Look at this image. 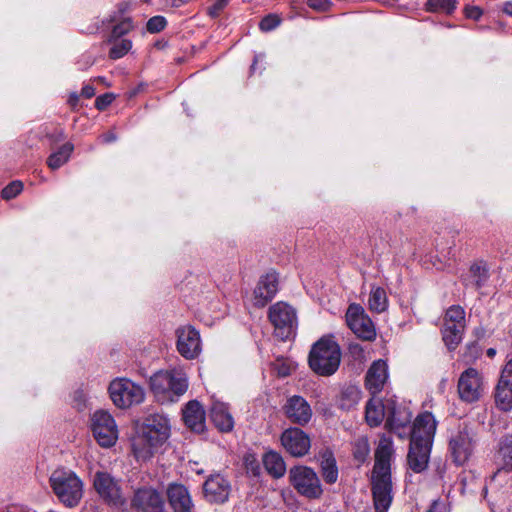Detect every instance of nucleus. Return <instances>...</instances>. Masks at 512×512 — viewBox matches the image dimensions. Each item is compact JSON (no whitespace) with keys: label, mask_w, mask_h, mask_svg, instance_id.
<instances>
[{"label":"nucleus","mask_w":512,"mask_h":512,"mask_svg":"<svg viewBox=\"0 0 512 512\" xmlns=\"http://www.w3.org/2000/svg\"><path fill=\"white\" fill-rule=\"evenodd\" d=\"M91 429L101 447L109 448L115 445L118 439V428L114 418H95Z\"/></svg>","instance_id":"f3484780"},{"label":"nucleus","mask_w":512,"mask_h":512,"mask_svg":"<svg viewBox=\"0 0 512 512\" xmlns=\"http://www.w3.org/2000/svg\"><path fill=\"white\" fill-rule=\"evenodd\" d=\"M371 490L376 512H387L392 503L391 474H372Z\"/></svg>","instance_id":"9b49d317"},{"label":"nucleus","mask_w":512,"mask_h":512,"mask_svg":"<svg viewBox=\"0 0 512 512\" xmlns=\"http://www.w3.org/2000/svg\"><path fill=\"white\" fill-rule=\"evenodd\" d=\"M464 329L465 325H460V327H458V324L444 322L442 328V339L449 350H454L459 345L462 340Z\"/></svg>","instance_id":"a878e982"},{"label":"nucleus","mask_w":512,"mask_h":512,"mask_svg":"<svg viewBox=\"0 0 512 512\" xmlns=\"http://www.w3.org/2000/svg\"><path fill=\"white\" fill-rule=\"evenodd\" d=\"M361 391L354 385L345 387L340 394L338 399V407L342 412L348 413L356 406L360 400Z\"/></svg>","instance_id":"bb28decb"},{"label":"nucleus","mask_w":512,"mask_h":512,"mask_svg":"<svg viewBox=\"0 0 512 512\" xmlns=\"http://www.w3.org/2000/svg\"><path fill=\"white\" fill-rule=\"evenodd\" d=\"M495 404L502 412H508L512 408V387L500 381L495 388Z\"/></svg>","instance_id":"473e14b6"},{"label":"nucleus","mask_w":512,"mask_h":512,"mask_svg":"<svg viewBox=\"0 0 512 512\" xmlns=\"http://www.w3.org/2000/svg\"><path fill=\"white\" fill-rule=\"evenodd\" d=\"M503 11L509 15L512 16V2H507L504 4Z\"/></svg>","instance_id":"338daca9"},{"label":"nucleus","mask_w":512,"mask_h":512,"mask_svg":"<svg viewBox=\"0 0 512 512\" xmlns=\"http://www.w3.org/2000/svg\"><path fill=\"white\" fill-rule=\"evenodd\" d=\"M370 446L364 437L357 439L353 445V456L359 462H364L369 455Z\"/></svg>","instance_id":"58836bf2"},{"label":"nucleus","mask_w":512,"mask_h":512,"mask_svg":"<svg viewBox=\"0 0 512 512\" xmlns=\"http://www.w3.org/2000/svg\"><path fill=\"white\" fill-rule=\"evenodd\" d=\"M134 28L132 20L130 18H125L120 21L118 24L113 26L110 36L108 37V42H113L123 35L129 33Z\"/></svg>","instance_id":"e433bc0d"},{"label":"nucleus","mask_w":512,"mask_h":512,"mask_svg":"<svg viewBox=\"0 0 512 512\" xmlns=\"http://www.w3.org/2000/svg\"><path fill=\"white\" fill-rule=\"evenodd\" d=\"M349 349H350V352L355 357H360L363 354V349L359 344H351Z\"/></svg>","instance_id":"052dcab7"},{"label":"nucleus","mask_w":512,"mask_h":512,"mask_svg":"<svg viewBox=\"0 0 512 512\" xmlns=\"http://www.w3.org/2000/svg\"><path fill=\"white\" fill-rule=\"evenodd\" d=\"M278 291V274L276 272H268L262 276L254 289V305L264 307L270 302Z\"/></svg>","instance_id":"6ab92c4d"},{"label":"nucleus","mask_w":512,"mask_h":512,"mask_svg":"<svg viewBox=\"0 0 512 512\" xmlns=\"http://www.w3.org/2000/svg\"><path fill=\"white\" fill-rule=\"evenodd\" d=\"M291 373V367L289 365H281L280 367H278V375L282 376V377H286L288 375H290Z\"/></svg>","instance_id":"e2e57ef3"},{"label":"nucleus","mask_w":512,"mask_h":512,"mask_svg":"<svg viewBox=\"0 0 512 512\" xmlns=\"http://www.w3.org/2000/svg\"><path fill=\"white\" fill-rule=\"evenodd\" d=\"M81 95L87 99L92 98L95 95V89L91 85H85L81 90Z\"/></svg>","instance_id":"13d9d810"},{"label":"nucleus","mask_w":512,"mask_h":512,"mask_svg":"<svg viewBox=\"0 0 512 512\" xmlns=\"http://www.w3.org/2000/svg\"><path fill=\"white\" fill-rule=\"evenodd\" d=\"M289 479L297 492L307 498H319L323 492L317 474L309 467H293L289 471Z\"/></svg>","instance_id":"1a4fd4ad"},{"label":"nucleus","mask_w":512,"mask_h":512,"mask_svg":"<svg viewBox=\"0 0 512 512\" xmlns=\"http://www.w3.org/2000/svg\"><path fill=\"white\" fill-rule=\"evenodd\" d=\"M204 494L209 502L223 503L229 496V484L221 475H213L204 483Z\"/></svg>","instance_id":"4be33fe9"},{"label":"nucleus","mask_w":512,"mask_h":512,"mask_svg":"<svg viewBox=\"0 0 512 512\" xmlns=\"http://www.w3.org/2000/svg\"><path fill=\"white\" fill-rule=\"evenodd\" d=\"M401 418H386L385 422V428L392 433H395L399 436H401V432L399 431L400 428H403L405 426V423L400 422Z\"/></svg>","instance_id":"3c124183"},{"label":"nucleus","mask_w":512,"mask_h":512,"mask_svg":"<svg viewBox=\"0 0 512 512\" xmlns=\"http://www.w3.org/2000/svg\"><path fill=\"white\" fill-rule=\"evenodd\" d=\"M397 413L396 401L392 397L380 399L373 395L366 404L365 416H396Z\"/></svg>","instance_id":"5701e85b"},{"label":"nucleus","mask_w":512,"mask_h":512,"mask_svg":"<svg viewBox=\"0 0 512 512\" xmlns=\"http://www.w3.org/2000/svg\"><path fill=\"white\" fill-rule=\"evenodd\" d=\"M286 416H311L312 411L308 402L301 396L290 397L284 405Z\"/></svg>","instance_id":"cd10ccee"},{"label":"nucleus","mask_w":512,"mask_h":512,"mask_svg":"<svg viewBox=\"0 0 512 512\" xmlns=\"http://www.w3.org/2000/svg\"><path fill=\"white\" fill-rule=\"evenodd\" d=\"M473 433L467 426L452 435L449 442L453 461L457 465H463L472 455L474 448Z\"/></svg>","instance_id":"ddd939ff"},{"label":"nucleus","mask_w":512,"mask_h":512,"mask_svg":"<svg viewBox=\"0 0 512 512\" xmlns=\"http://www.w3.org/2000/svg\"><path fill=\"white\" fill-rule=\"evenodd\" d=\"M383 418H365L367 424L370 427H376L379 426L382 423Z\"/></svg>","instance_id":"69168bd1"},{"label":"nucleus","mask_w":512,"mask_h":512,"mask_svg":"<svg viewBox=\"0 0 512 512\" xmlns=\"http://www.w3.org/2000/svg\"><path fill=\"white\" fill-rule=\"evenodd\" d=\"M268 317L274 326L276 337L285 341L293 337L297 329L296 310L285 302H277L269 308Z\"/></svg>","instance_id":"423d86ee"},{"label":"nucleus","mask_w":512,"mask_h":512,"mask_svg":"<svg viewBox=\"0 0 512 512\" xmlns=\"http://www.w3.org/2000/svg\"><path fill=\"white\" fill-rule=\"evenodd\" d=\"M320 465L324 480L329 484L335 483L338 479V468L332 451L325 450L321 454Z\"/></svg>","instance_id":"393cba45"},{"label":"nucleus","mask_w":512,"mask_h":512,"mask_svg":"<svg viewBox=\"0 0 512 512\" xmlns=\"http://www.w3.org/2000/svg\"><path fill=\"white\" fill-rule=\"evenodd\" d=\"M279 24L280 18L277 15L270 14L260 21L259 27L262 31H271L275 29Z\"/></svg>","instance_id":"de8ad7c7"},{"label":"nucleus","mask_w":512,"mask_h":512,"mask_svg":"<svg viewBox=\"0 0 512 512\" xmlns=\"http://www.w3.org/2000/svg\"><path fill=\"white\" fill-rule=\"evenodd\" d=\"M434 473H433V479L436 482H439V484L442 487H445L447 483L450 482L451 477L447 473L448 465L445 461L439 460L434 463Z\"/></svg>","instance_id":"4c0bfd02"},{"label":"nucleus","mask_w":512,"mask_h":512,"mask_svg":"<svg viewBox=\"0 0 512 512\" xmlns=\"http://www.w3.org/2000/svg\"><path fill=\"white\" fill-rule=\"evenodd\" d=\"M214 426L220 432H229L232 430L234 423L233 418H210Z\"/></svg>","instance_id":"8fccbe9b"},{"label":"nucleus","mask_w":512,"mask_h":512,"mask_svg":"<svg viewBox=\"0 0 512 512\" xmlns=\"http://www.w3.org/2000/svg\"><path fill=\"white\" fill-rule=\"evenodd\" d=\"M369 309L376 313L384 312L388 307L386 291L379 286H373L368 299Z\"/></svg>","instance_id":"2f4dec72"},{"label":"nucleus","mask_w":512,"mask_h":512,"mask_svg":"<svg viewBox=\"0 0 512 512\" xmlns=\"http://www.w3.org/2000/svg\"><path fill=\"white\" fill-rule=\"evenodd\" d=\"M93 487L101 501L110 507L120 508L126 502L120 480L108 472L97 471L93 477Z\"/></svg>","instance_id":"0eeeda50"},{"label":"nucleus","mask_w":512,"mask_h":512,"mask_svg":"<svg viewBox=\"0 0 512 512\" xmlns=\"http://www.w3.org/2000/svg\"><path fill=\"white\" fill-rule=\"evenodd\" d=\"M435 430V418H415L407 455L408 466L415 473L428 467Z\"/></svg>","instance_id":"f03ea898"},{"label":"nucleus","mask_w":512,"mask_h":512,"mask_svg":"<svg viewBox=\"0 0 512 512\" xmlns=\"http://www.w3.org/2000/svg\"><path fill=\"white\" fill-rule=\"evenodd\" d=\"M164 499L152 487H141L134 491L131 508L137 512H164Z\"/></svg>","instance_id":"f8f14e48"},{"label":"nucleus","mask_w":512,"mask_h":512,"mask_svg":"<svg viewBox=\"0 0 512 512\" xmlns=\"http://www.w3.org/2000/svg\"><path fill=\"white\" fill-rule=\"evenodd\" d=\"M167 499L174 512H191L194 505L186 486L170 483L166 490Z\"/></svg>","instance_id":"aec40b11"},{"label":"nucleus","mask_w":512,"mask_h":512,"mask_svg":"<svg viewBox=\"0 0 512 512\" xmlns=\"http://www.w3.org/2000/svg\"><path fill=\"white\" fill-rule=\"evenodd\" d=\"M210 413L212 416H231L232 410L229 403L213 396Z\"/></svg>","instance_id":"ea45409f"},{"label":"nucleus","mask_w":512,"mask_h":512,"mask_svg":"<svg viewBox=\"0 0 512 512\" xmlns=\"http://www.w3.org/2000/svg\"><path fill=\"white\" fill-rule=\"evenodd\" d=\"M166 6L170 7H181L182 5L188 3L190 0H164Z\"/></svg>","instance_id":"bf43d9fd"},{"label":"nucleus","mask_w":512,"mask_h":512,"mask_svg":"<svg viewBox=\"0 0 512 512\" xmlns=\"http://www.w3.org/2000/svg\"><path fill=\"white\" fill-rule=\"evenodd\" d=\"M182 416H205V409L198 400H190L182 409Z\"/></svg>","instance_id":"a19ab883"},{"label":"nucleus","mask_w":512,"mask_h":512,"mask_svg":"<svg viewBox=\"0 0 512 512\" xmlns=\"http://www.w3.org/2000/svg\"><path fill=\"white\" fill-rule=\"evenodd\" d=\"M464 14L469 19L479 20L480 17L482 16V14H483V11L478 6L467 5L464 8Z\"/></svg>","instance_id":"5fc2aeb1"},{"label":"nucleus","mask_w":512,"mask_h":512,"mask_svg":"<svg viewBox=\"0 0 512 512\" xmlns=\"http://www.w3.org/2000/svg\"><path fill=\"white\" fill-rule=\"evenodd\" d=\"M151 390L160 403H172L183 395L187 388V379L177 371H159L150 379Z\"/></svg>","instance_id":"20e7f679"},{"label":"nucleus","mask_w":512,"mask_h":512,"mask_svg":"<svg viewBox=\"0 0 512 512\" xmlns=\"http://www.w3.org/2000/svg\"><path fill=\"white\" fill-rule=\"evenodd\" d=\"M498 460L500 470H504L506 472L512 471V435H507L500 441Z\"/></svg>","instance_id":"c85d7f7f"},{"label":"nucleus","mask_w":512,"mask_h":512,"mask_svg":"<svg viewBox=\"0 0 512 512\" xmlns=\"http://www.w3.org/2000/svg\"><path fill=\"white\" fill-rule=\"evenodd\" d=\"M346 322L353 333L358 337L366 341H372L376 337L375 327L365 313L362 306L359 304L349 305L346 312Z\"/></svg>","instance_id":"9d476101"},{"label":"nucleus","mask_w":512,"mask_h":512,"mask_svg":"<svg viewBox=\"0 0 512 512\" xmlns=\"http://www.w3.org/2000/svg\"><path fill=\"white\" fill-rule=\"evenodd\" d=\"M307 4L310 8L322 12L329 10L332 5L330 0H308Z\"/></svg>","instance_id":"864d4df0"},{"label":"nucleus","mask_w":512,"mask_h":512,"mask_svg":"<svg viewBox=\"0 0 512 512\" xmlns=\"http://www.w3.org/2000/svg\"><path fill=\"white\" fill-rule=\"evenodd\" d=\"M212 4L207 8L209 16L216 18L228 5L229 0H210Z\"/></svg>","instance_id":"09e8293b"},{"label":"nucleus","mask_w":512,"mask_h":512,"mask_svg":"<svg viewBox=\"0 0 512 512\" xmlns=\"http://www.w3.org/2000/svg\"><path fill=\"white\" fill-rule=\"evenodd\" d=\"M308 362L311 370L316 374L331 376L340 366V346L332 336H324L312 346Z\"/></svg>","instance_id":"7ed1b4c3"},{"label":"nucleus","mask_w":512,"mask_h":512,"mask_svg":"<svg viewBox=\"0 0 512 512\" xmlns=\"http://www.w3.org/2000/svg\"><path fill=\"white\" fill-rule=\"evenodd\" d=\"M281 442L292 456L302 457L311 447L309 436L299 428H289L281 436Z\"/></svg>","instance_id":"dca6fc26"},{"label":"nucleus","mask_w":512,"mask_h":512,"mask_svg":"<svg viewBox=\"0 0 512 512\" xmlns=\"http://www.w3.org/2000/svg\"><path fill=\"white\" fill-rule=\"evenodd\" d=\"M426 512H449L448 505L439 499L434 500Z\"/></svg>","instance_id":"4d7b16f0"},{"label":"nucleus","mask_w":512,"mask_h":512,"mask_svg":"<svg viewBox=\"0 0 512 512\" xmlns=\"http://www.w3.org/2000/svg\"><path fill=\"white\" fill-rule=\"evenodd\" d=\"M111 43H112V47L109 51V57L113 60L122 58L132 48V42L128 39H122L120 41L114 40Z\"/></svg>","instance_id":"f704fd0d"},{"label":"nucleus","mask_w":512,"mask_h":512,"mask_svg":"<svg viewBox=\"0 0 512 512\" xmlns=\"http://www.w3.org/2000/svg\"><path fill=\"white\" fill-rule=\"evenodd\" d=\"M489 279V269L485 262H475L470 266L469 274L463 279L466 287L480 289Z\"/></svg>","instance_id":"b1692460"},{"label":"nucleus","mask_w":512,"mask_h":512,"mask_svg":"<svg viewBox=\"0 0 512 512\" xmlns=\"http://www.w3.org/2000/svg\"><path fill=\"white\" fill-rule=\"evenodd\" d=\"M265 469L275 478H280L286 471L282 457L276 452H268L263 457Z\"/></svg>","instance_id":"c756f323"},{"label":"nucleus","mask_w":512,"mask_h":512,"mask_svg":"<svg viewBox=\"0 0 512 512\" xmlns=\"http://www.w3.org/2000/svg\"><path fill=\"white\" fill-rule=\"evenodd\" d=\"M101 139L104 143H111L116 140V135L113 132H108L101 136Z\"/></svg>","instance_id":"0e129e2a"},{"label":"nucleus","mask_w":512,"mask_h":512,"mask_svg":"<svg viewBox=\"0 0 512 512\" xmlns=\"http://www.w3.org/2000/svg\"><path fill=\"white\" fill-rule=\"evenodd\" d=\"M426 10L429 12H444L451 14L457 7L456 0H427L425 4Z\"/></svg>","instance_id":"72a5a7b5"},{"label":"nucleus","mask_w":512,"mask_h":512,"mask_svg":"<svg viewBox=\"0 0 512 512\" xmlns=\"http://www.w3.org/2000/svg\"><path fill=\"white\" fill-rule=\"evenodd\" d=\"M445 323L450 324H458V327L460 325H465V311L461 306L453 305L451 306L445 314L444 318Z\"/></svg>","instance_id":"c9c22d12"},{"label":"nucleus","mask_w":512,"mask_h":512,"mask_svg":"<svg viewBox=\"0 0 512 512\" xmlns=\"http://www.w3.org/2000/svg\"><path fill=\"white\" fill-rule=\"evenodd\" d=\"M177 350L182 357L188 360L195 359L201 352V339L199 332L190 325L180 327L176 331Z\"/></svg>","instance_id":"4468645a"},{"label":"nucleus","mask_w":512,"mask_h":512,"mask_svg":"<svg viewBox=\"0 0 512 512\" xmlns=\"http://www.w3.org/2000/svg\"><path fill=\"white\" fill-rule=\"evenodd\" d=\"M167 24L163 16H154L150 18L146 24L147 31L150 33H159Z\"/></svg>","instance_id":"a18cd8bd"},{"label":"nucleus","mask_w":512,"mask_h":512,"mask_svg":"<svg viewBox=\"0 0 512 512\" xmlns=\"http://www.w3.org/2000/svg\"><path fill=\"white\" fill-rule=\"evenodd\" d=\"M49 481L54 493L66 507L79 504L83 496V483L75 473L58 469L52 473Z\"/></svg>","instance_id":"39448f33"},{"label":"nucleus","mask_w":512,"mask_h":512,"mask_svg":"<svg viewBox=\"0 0 512 512\" xmlns=\"http://www.w3.org/2000/svg\"><path fill=\"white\" fill-rule=\"evenodd\" d=\"M185 425L196 433H202L205 430V420L206 418H182Z\"/></svg>","instance_id":"49530a36"},{"label":"nucleus","mask_w":512,"mask_h":512,"mask_svg":"<svg viewBox=\"0 0 512 512\" xmlns=\"http://www.w3.org/2000/svg\"><path fill=\"white\" fill-rule=\"evenodd\" d=\"M72 405L78 413H84L87 406V397L83 389H77L72 395Z\"/></svg>","instance_id":"79ce46f5"},{"label":"nucleus","mask_w":512,"mask_h":512,"mask_svg":"<svg viewBox=\"0 0 512 512\" xmlns=\"http://www.w3.org/2000/svg\"><path fill=\"white\" fill-rule=\"evenodd\" d=\"M109 394L114 405L121 409L138 405L145 397L144 389L126 378L113 380L109 385Z\"/></svg>","instance_id":"6e6552de"},{"label":"nucleus","mask_w":512,"mask_h":512,"mask_svg":"<svg viewBox=\"0 0 512 512\" xmlns=\"http://www.w3.org/2000/svg\"><path fill=\"white\" fill-rule=\"evenodd\" d=\"M100 29L99 21H96L93 27H88L87 32L88 33H96Z\"/></svg>","instance_id":"774afa93"},{"label":"nucleus","mask_w":512,"mask_h":512,"mask_svg":"<svg viewBox=\"0 0 512 512\" xmlns=\"http://www.w3.org/2000/svg\"><path fill=\"white\" fill-rule=\"evenodd\" d=\"M393 443L388 437H381L375 450V463L372 474H391Z\"/></svg>","instance_id":"412c9836"},{"label":"nucleus","mask_w":512,"mask_h":512,"mask_svg":"<svg viewBox=\"0 0 512 512\" xmlns=\"http://www.w3.org/2000/svg\"><path fill=\"white\" fill-rule=\"evenodd\" d=\"M499 381L512 387V359L509 360L502 369Z\"/></svg>","instance_id":"603ef678"},{"label":"nucleus","mask_w":512,"mask_h":512,"mask_svg":"<svg viewBox=\"0 0 512 512\" xmlns=\"http://www.w3.org/2000/svg\"><path fill=\"white\" fill-rule=\"evenodd\" d=\"M388 364L379 359L374 361L365 375V387L372 394L380 393L388 381Z\"/></svg>","instance_id":"a211bd4d"},{"label":"nucleus","mask_w":512,"mask_h":512,"mask_svg":"<svg viewBox=\"0 0 512 512\" xmlns=\"http://www.w3.org/2000/svg\"><path fill=\"white\" fill-rule=\"evenodd\" d=\"M458 393L466 402L477 401L482 393V381L480 374L473 368L465 370L458 380Z\"/></svg>","instance_id":"2eb2a0df"},{"label":"nucleus","mask_w":512,"mask_h":512,"mask_svg":"<svg viewBox=\"0 0 512 512\" xmlns=\"http://www.w3.org/2000/svg\"><path fill=\"white\" fill-rule=\"evenodd\" d=\"M170 437L167 418H137L130 438L131 451L136 461L148 462L162 452Z\"/></svg>","instance_id":"f257e3e1"},{"label":"nucleus","mask_w":512,"mask_h":512,"mask_svg":"<svg viewBox=\"0 0 512 512\" xmlns=\"http://www.w3.org/2000/svg\"><path fill=\"white\" fill-rule=\"evenodd\" d=\"M244 466L248 474L252 476H258L260 474V464L253 454H247L244 457Z\"/></svg>","instance_id":"c03bdc74"},{"label":"nucleus","mask_w":512,"mask_h":512,"mask_svg":"<svg viewBox=\"0 0 512 512\" xmlns=\"http://www.w3.org/2000/svg\"><path fill=\"white\" fill-rule=\"evenodd\" d=\"M114 97L112 94H104L98 96L95 100V107L98 110H104L108 105H110L113 101Z\"/></svg>","instance_id":"6e6d98bb"},{"label":"nucleus","mask_w":512,"mask_h":512,"mask_svg":"<svg viewBox=\"0 0 512 512\" xmlns=\"http://www.w3.org/2000/svg\"><path fill=\"white\" fill-rule=\"evenodd\" d=\"M79 102V95L76 92H73L69 95L68 103L72 108H75Z\"/></svg>","instance_id":"680f3d73"},{"label":"nucleus","mask_w":512,"mask_h":512,"mask_svg":"<svg viewBox=\"0 0 512 512\" xmlns=\"http://www.w3.org/2000/svg\"><path fill=\"white\" fill-rule=\"evenodd\" d=\"M73 150L74 145L72 143L67 142L63 144L56 152L48 157V167L52 170H56L63 166L69 160Z\"/></svg>","instance_id":"7c9ffc66"},{"label":"nucleus","mask_w":512,"mask_h":512,"mask_svg":"<svg viewBox=\"0 0 512 512\" xmlns=\"http://www.w3.org/2000/svg\"><path fill=\"white\" fill-rule=\"evenodd\" d=\"M23 189V184L20 181H13L3 188L1 195L4 199L10 200L15 198Z\"/></svg>","instance_id":"37998d69"}]
</instances>
